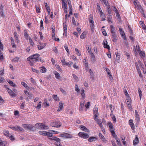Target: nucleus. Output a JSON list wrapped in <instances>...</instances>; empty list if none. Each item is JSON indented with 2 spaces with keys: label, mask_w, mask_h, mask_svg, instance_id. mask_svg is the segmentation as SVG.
<instances>
[{
  "label": "nucleus",
  "mask_w": 146,
  "mask_h": 146,
  "mask_svg": "<svg viewBox=\"0 0 146 146\" xmlns=\"http://www.w3.org/2000/svg\"><path fill=\"white\" fill-rule=\"evenodd\" d=\"M40 55L38 54H36L29 57L27 58V61H30L31 59H37V58L39 57Z\"/></svg>",
  "instance_id": "nucleus-5"
},
{
  "label": "nucleus",
  "mask_w": 146,
  "mask_h": 146,
  "mask_svg": "<svg viewBox=\"0 0 146 146\" xmlns=\"http://www.w3.org/2000/svg\"><path fill=\"white\" fill-rule=\"evenodd\" d=\"M60 90L63 94H66V92L62 88H60Z\"/></svg>",
  "instance_id": "nucleus-62"
},
{
  "label": "nucleus",
  "mask_w": 146,
  "mask_h": 146,
  "mask_svg": "<svg viewBox=\"0 0 146 146\" xmlns=\"http://www.w3.org/2000/svg\"><path fill=\"white\" fill-rule=\"evenodd\" d=\"M75 51L76 52V54L78 56H80L81 55L80 53L79 52V50L77 49L76 48L75 49Z\"/></svg>",
  "instance_id": "nucleus-47"
},
{
  "label": "nucleus",
  "mask_w": 146,
  "mask_h": 146,
  "mask_svg": "<svg viewBox=\"0 0 146 146\" xmlns=\"http://www.w3.org/2000/svg\"><path fill=\"white\" fill-rule=\"evenodd\" d=\"M73 78L76 80L78 81L79 80V78L75 74H73L72 75Z\"/></svg>",
  "instance_id": "nucleus-50"
},
{
  "label": "nucleus",
  "mask_w": 146,
  "mask_h": 146,
  "mask_svg": "<svg viewBox=\"0 0 146 146\" xmlns=\"http://www.w3.org/2000/svg\"><path fill=\"white\" fill-rule=\"evenodd\" d=\"M120 33L124 39L126 40V37L125 35L124 31H120Z\"/></svg>",
  "instance_id": "nucleus-23"
},
{
  "label": "nucleus",
  "mask_w": 146,
  "mask_h": 146,
  "mask_svg": "<svg viewBox=\"0 0 146 146\" xmlns=\"http://www.w3.org/2000/svg\"><path fill=\"white\" fill-rule=\"evenodd\" d=\"M10 39H11V42L12 46H15L14 44V41L13 40V38L12 37H11Z\"/></svg>",
  "instance_id": "nucleus-60"
},
{
  "label": "nucleus",
  "mask_w": 146,
  "mask_h": 146,
  "mask_svg": "<svg viewBox=\"0 0 146 146\" xmlns=\"http://www.w3.org/2000/svg\"><path fill=\"white\" fill-rule=\"evenodd\" d=\"M36 11L37 13H39L40 12V10L39 8L36 6Z\"/></svg>",
  "instance_id": "nucleus-57"
},
{
  "label": "nucleus",
  "mask_w": 146,
  "mask_h": 146,
  "mask_svg": "<svg viewBox=\"0 0 146 146\" xmlns=\"http://www.w3.org/2000/svg\"><path fill=\"white\" fill-rule=\"evenodd\" d=\"M46 131H39V133L40 134L42 135L46 136Z\"/></svg>",
  "instance_id": "nucleus-38"
},
{
  "label": "nucleus",
  "mask_w": 146,
  "mask_h": 146,
  "mask_svg": "<svg viewBox=\"0 0 146 146\" xmlns=\"http://www.w3.org/2000/svg\"><path fill=\"white\" fill-rule=\"evenodd\" d=\"M126 104L127 106L130 110H132V108L131 104V99L129 96H128L127 97V98L126 99Z\"/></svg>",
  "instance_id": "nucleus-1"
},
{
  "label": "nucleus",
  "mask_w": 146,
  "mask_h": 146,
  "mask_svg": "<svg viewBox=\"0 0 146 146\" xmlns=\"http://www.w3.org/2000/svg\"><path fill=\"white\" fill-rule=\"evenodd\" d=\"M40 71L42 73L46 72V69L45 68L44 66H42L40 68Z\"/></svg>",
  "instance_id": "nucleus-28"
},
{
  "label": "nucleus",
  "mask_w": 146,
  "mask_h": 146,
  "mask_svg": "<svg viewBox=\"0 0 146 146\" xmlns=\"http://www.w3.org/2000/svg\"><path fill=\"white\" fill-rule=\"evenodd\" d=\"M8 83L11 86L13 87H15L17 86V85L15 83H13L12 81H9Z\"/></svg>",
  "instance_id": "nucleus-33"
},
{
  "label": "nucleus",
  "mask_w": 146,
  "mask_h": 146,
  "mask_svg": "<svg viewBox=\"0 0 146 146\" xmlns=\"http://www.w3.org/2000/svg\"><path fill=\"white\" fill-rule=\"evenodd\" d=\"M97 139L94 137H91L89 138L88 141L90 142H92L95 141Z\"/></svg>",
  "instance_id": "nucleus-22"
},
{
  "label": "nucleus",
  "mask_w": 146,
  "mask_h": 146,
  "mask_svg": "<svg viewBox=\"0 0 146 146\" xmlns=\"http://www.w3.org/2000/svg\"><path fill=\"white\" fill-rule=\"evenodd\" d=\"M24 36L27 39H28L29 37V35L26 30H25L24 31Z\"/></svg>",
  "instance_id": "nucleus-35"
},
{
  "label": "nucleus",
  "mask_w": 146,
  "mask_h": 146,
  "mask_svg": "<svg viewBox=\"0 0 146 146\" xmlns=\"http://www.w3.org/2000/svg\"><path fill=\"white\" fill-rule=\"evenodd\" d=\"M46 136L51 137L52 136V133L46 131Z\"/></svg>",
  "instance_id": "nucleus-41"
},
{
  "label": "nucleus",
  "mask_w": 146,
  "mask_h": 146,
  "mask_svg": "<svg viewBox=\"0 0 146 146\" xmlns=\"http://www.w3.org/2000/svg\"><path fill=\"white\" fill-rule=\"evenodd\" d=\"M5 79L2 77L0 76V83H3L4 82Z\"/></svg>",
  "instance_id": "nucleus-61"
},
{
  "label": "nucleus",
  "mask_w": 146,
  "mask_h": 146,
  "mask_svg": "<svg viewBox=\"0 0 146 146\" xmlns=\"http://www.w3.org/2000/svg\"><path fill=\"white\" fill-rule=\"evenodd\" d=\"M51 137H52L51 138H49V139L51 140H54L55 141L58 142H60V140L59 138L56 137L54 136H52Z\"/></svg>",
  "instance_id": "nucleus-9"
},
{
  "label": "nucleus",
  "mask_w": 146,
  "mask_h": 146,
  "mask_svg": "<svg viewBox=\"0 0 146 146\" xmlns=\"http://www.w3.org/2000/svg\"><path fill=\"white\" fill-rule=\"evenodd\" d=\"M112 136L115 138V139H118V137H117V136L116 134L115 133V132H113V133H111Z\"/></svg>",
  "instance_id": "nucleus-49"
},
{
  "label": "nucleus",
  "mask_w": 146,
  "mask_h": 146,
  "mask_svg": "<svg viewBox=\"0 0 146 146\" xmlns=\"http://www.w3.org/2000/svg\"><path fill=\"white\" fill-rule=\"evenodd\" d=\"M53 98L56 101H57L58 100V98L56 95H54L52 96Z\"/></svg>",
  "instance_id": "nucleus-56"
},
{
  "label": "nucleus",
  "mask_w": 146,
  "mask_h": 146,
  "mask_svg": "<svg viewBox=\"0 0 146 146\" xmlns=\"http://www.w3.org/2000/svg\"><path fill=\"white\" fill-rule=\"evenodd\" d=\"M86 35V33L85 32H83L80 36V38L82 39L84 38L85 37Z\"/></svg>",
  "instance_id": "nucleus-37"
},
{
  "label": "nucleus",
  "mask_w": 146,
  "mask_h": 146,
  "mask_svg": "<svg viewBox=\"0 0 146 146\" xmlns=\"http://www.w3.org/2000/svg\"><path fill=\"white\" fill-rule=\"evenodd\" d=\"M138 91L139 92V95L140 98V99H141L142 92L141 91L140 88H138Z\"/></svg>",
  "instance_id": "nucleus-55"
},
{
  "label": "nucleus",
  "mask_w": 146,
  "mask_h": 146,
  "mask_svg": "<svg viewBox=\"0 0 146 146\" xmlns=\"http://www.w3.org/2000/svg\"><path fill=\"white\" fill-rule=\"evenodd\" d=\"M75 90L78 92L80 91V90L78 88V86L77 85H75Z\"/></svg>",
  "instance_id": "nucleus-64"
},
{
  "label": "nucleus",
  "mask_w": 146,
  "mask_h": 146,
  "mask_svg": "<svg viewBox=\"0 0 146 146\" xmlns=\"http://www.w3.org/2000/svg\"><path fill=\"white\" fill-rule=\"evenodd\" d=\"M100 16L102 17V21H105L106 20L105 17V15L104 13L102 11L100 13Z\"/></svg>",
  "instance_id": "nucleus-19"
},
{
  "label": "nucleus",
  "mask_w": 146,
  "mask_h": 146,
  "mask_svg": "<svg viewBox=\"0 0 146 146\" xmlns=\"http://www.w3.org/2000/svg\"><path fill=\"white\" fill-rule=\"evenodd\" d=\"M61 125L60 122L59 121L52 122L50 123L51 126L54 127H59Z\"/></svg>",
  "instance_id": "nucleus-4"
},
{
  "label": "nucleus",
  "mask_w": 146,
  "mask_h": 146,
  "mask_svg": "<svg viewBox=\"0 0 146 146\" xmlns=\"http://www.w3.org/2000/svg\"><path fill=\"white\" fill-rule=\"evenodd\" d=\"M107 42L106 40H104L103 43V45L104 46H109V45L107 44Z\"/></svg>",
  "instance_id": "nucleus-58"
},
{
  "label": "nucleus",
  "mask_w": 146,
  "mask_h": 146,
  "mask_svg": "<svg viewBox=\"0 0 146 146\" xmlns=\"http://www.w3.org/2000/svg\"><path fill=\"white\" fill-rule=\"evenodd\" d=\"M25 104L24 102H23L20 106V108L21 109H24L25 106Z\"/></svg>",
  "instance_id": "nucleus-59"
},
{
  "label": "nucleus",
  "mask_w": 146,
  "mask_h": 146,
  "mask_svg": "<svg viewBox=\"0 0 146 146\" xmlns=\"http://www.w3.org/2000/svg\"><path fill=\"white\" fill-rule=\"evenodd\" d=\"M90 54V56H91V60L92 62L94 63L96 61V57L93 53H91Z\"/></svg>",
  "instance_id": "nucleus-12"
},
{
  "label": "nucleus",
  "mask_w": 146,
  "mask_h": 146,
  "mask_svg": "<svg viewBox=\"0 0 146 146\" xmlns=\"http://www.w3.org/2000/svg\"><path fill=\"white\" fill-rule=\"evenodd\" d=\"M105 70L107 72L108 74V75H109L111 74L110 70H109L108 68H105Z\"/></svg>",
  "instance_id": "nucleus-46"
},
{
  "label": "nucleus",
  "mask_w": 146,
  "mask_h": 146,
  "mask_svg": "<svg viewBox=\"0 0 146 146\" xmlns=\"http://www.w3.org/2000/svg\"><path fill=\"white\" fill-rule=\"evenodd\" d=\"M84 90H82L81 91V95L82 96V97L83 98H85V95L84 93Z\"/></svg>",
  "instance_id": "nucleus-40"
},
{
  "label": "nucleus",
  "mask_w": 146,
  "mask_h": 146,
  "mask_svg": "<svg viewBox=\"0 0 146 146\" xmlns=\"http://www.w3.org/2000/svg\"><path fill=\"white\" fill-rule=\"evenodd\" d=\"M0 13V14H1V16L3 17H4L5 15L3 14V9H1Z\"/></svg>",
  "instance_id": "nucleus-51"
},
{
  "label": "nucleus",
  "mask_w": 146,
  "mask_h": 146,
  "mask_svg": "<svg viewBox=\"0 0 146 146\" xmlns=\"http://www.w3.org/2000/svg\"><path fill=\"white\" fill-rule=\"evenodd\" d=\"M6 86H5V88H7V91L10 96L12 97H15L17 96L16 94L14 93L12 90L9 89L8 88H7Z\"/></svg>",
  "instance_id": "nucleus-6"
},
{
  "label": "nucleus",
  "mask_w": 146,
  "mask_h": 146,
  "mask_svg": "<svg viewBox=\"0 0 146 146\" xmlns=\"http://www.w3.org/2000/svg\"><path fill=\"white\" fill-rule=\"evenodd\" d=\"M19 57H16L13 59H12V61L13 62H17L18 60L19 59Z\"/></svg>",
  "instance_id": "nucleus-39"
},
{
  "label": "nucleus",
  "mask_w": 146,
  "mask_h": 146,
  "mask_svg": "<svg viewBox=\"0 0 146 146\" xmlns=\"http://www.w3.org/2000/svg\"><path fill=\"white\" fill-rule=\"evenodd\" d=\"M78 135L80 137L84 139H86L89 137V135L88 133L83 132H79Z\"/></svg>",
  "instance_id": "nucleus-2"
},
{
  "label": "nucleus",
  "mask_w": 146,
  "mask_h": 146,
  "mask_svg": "<svg viewBox=\"0 0 146 146\" xmlns=\"http://www.w3.org/2000/svg\"><path fill=\"white\" fill-rule=\"evenodd\" d=\"M115 55L116 56V59H117V60H119L120 58V55L118 54V52H115Z\"/></svg>",
  "instance_id": "nucleus-43"
},
{
  "label": "nucleus",
  "mask_w": 146,
  "mask_h": 146,
  "mask_svg": "<svg viewBox=\"0 0 146 146\" xmlns=\"http://www.w3.org/2000/svg\"><path fill=\"white\" fill-rule=\"evenodd\" d=\"M14 37L16 39L17 42V43L19 42V40H18V37L17 36V33L16 32H15L14 33Z\"/></svg>",
  "instance_id": "nucleus-44"
},
{
  "label": "nucleus",
  "mask_w": 146,
  "mask_h": 146,
  "mask_svg": "<svg viewBox=\"0 0 146 146\" xmlns=\"http://www.w3.org/2000/svg\"><path fill=\"white\" fill-rule=\"evenodd\" d=\"M41 102H40L38 103L37 106L36 107V108L38 109H40L41 107Z\"/></svg>",
  "instance_id": "nucleus-52"
},
{
  "label": "nucleus",
  "mask_w": 146,
  "mask_h": 146,
  "mask_svg": "<svg viewBox=\"0 0 146 146\" xmlns=\"http://www.w3.org/2000/svg\"><path fill=\"white\" fill-rule=\"evenodd\" d=\"M112 39L113 42H116L117 41V35L116 34L111 35Z\"/></svg>",
  "instance_id": "nucleus-18"
},
{
  "label": "nucleus",
  "mask_w": 146,
  "mask_h": 146,
  "mask_svg": "<svg viewBox=\"0 0 146 146\" xmlns=\"http://www.w3.org/2000/svg\"><path fill=\"white\" fill-rule=\"evenodd\" d=\"M40 129H48V127L47 126L44 125L42 123L41 126L40 127Z\"/></svg>",
  "instance_id": "nucleus-29"
},
{
  "label": "nucleus",
  "mask_w": 146,
  "mask_h": 146,
  "mask_svg": "<svg viewBox=\"0 0 146 146\" xmlns=\"http://www.w3.org/2000/svg\"><path fill=\"white\" fill-rule=\"evenodd\" d=\"M15 127V131H24V129L21 127L16 126Z\"/></svg>",
  "instance_id": "nucleus-20"
},
{
  "label": "nucleus",
  "mask_w": 146,
  "mask_h": 146,
  "mask_svg": "<svg viewBox=\"0 0 146 146\" xmlns=\"http://www.w3.org/2000/svg\"><path fill=\"white\" fill-rule=\"evenodd\" d=\"M139 53L140 54V55H141L143 57H144L145 56V54L144 52L142 51H140V52H139Z\"/></svg>",
  "instance_id": "nucleus-53"
},
{
  "label": "nucleus",
  "mask_w": 146,
  "mask_h": 146,
  "mask_svg": "<svg viewBox=\"0 0 146 146\" xmlns=\"http://www.w3.org/2000/svg\"><path fill=\"white\" fill-rule=\"evenodd\" d=\"M61 61L64 65H66L68 67H70V64H69V63L68 62H66L64 59H62V60H61Z\"/></svg>",
  "instance_id": "nucleus-24"
},
{
  "label": "nucleus",
  "mask_w": 146,
  "mask_h": 146,
  "mask_svg": "<svg viewBox=\"0 0 146 146\" xmlns=\"http://www.w3.org/2000/svg\"><path fill=\"white\" fill-rule=\"evenodd\" d=\"M53 73L55 75L56 78L57 79H59L60 78V76L59 74L56 71H53Z\"/></svg>",
  "instance_id": "nucleus-14"
},
{
  "label": "nucleus",
  "mask_w": 146,
  "mask_h": 146,
  "mask_svg": "<svg viewBox=\"0 0 146 146\" xmlns=\"http://www.w3.org/2000/svg\"><path fill=\"white\" fill-rule=\"evenodd\" d=\"M139 140L137 135H135V137L133 141V143L134 145H136L139 143Z\"/></svg>",
  "instance_id": "nucleus-10"
},
{
  "label": "nucleus",
  "mask_w": 146,
  "mask_h": 146,
  "mask_svg": "<svg viewBox=\"0 0 146 146\" xmlns=\"http://www.w3.org/2000/svg\"><path fill=\"white\" fill-rule=\"evenodd\" d=\"M60 136L66 138H71L73 137V136L72 135L65 133L60 134Z\"/></svg>",
  "instance_id": "nucleus-3"
},
{
  "label": "nucleus",
  "mask_w": 146,
  "mask_h": 146,
  "mask_svg": "<svg viewBox=\"0 0 146 146\" xmlns=\"http://www.w3.org/2000/svg\"><path fill=\"white\" fill-rule=\"evenodd\" d=\"M22 126L25 129H28L29 130L32 129L33 126L30 124H23L22 125Z\"/></svg>",
  "instance_id": "nucleus-7"
},
{
  "label": "nucleus",
  "mask_w": 146,
  "mask_h": 146,
  "mask_svg": "<svg viewBox=\"0 0 146 146\" xmlns=\"http://www.w3.org/2000/svg\"><path fill=\"white\" fill-rule=\"evenodd\" d=\"M90 26L92 30L93 31L94 29V23H90Z\"/></svg>",
  "instance_id": "nucleus-42"
},
{
  "label": "nucleus",
  "mask_w": 146,
  "mask_h": 146,
  "mask_svg": "<svg viewBox=\"0 0 146 146\" xmlns=\"http://www.w3.org/2000/svg\"><path fill=\"white\" fill-rule=\"evenodd\" d=\"M63 103L62 102H60L59 104V108L57 110V111H61L63 108Z\"/></svg>",
  "instance_id": "nucleus-11"
},
{
  "label": "nucleus",
  "mask_w": 146,
  "mask_h": 146,
  "mask_svg": "<svg viewBox=\"0 0 146 146\" xmlns=\"http://www.w3.org/2000/svg\"><path fill=\"white\" fill-rule=\"evenodd\" d=\"M99 136L100 137L102 140V141H106L105 140V138L104 136H103V135H102V134L101 133H99Z\"/></svg>",
  "instance_id": "nucleus-30"
},
{
  "label": "nucleus",
  "mask_w": 146,
  "mask_h": 146,
  "mask_svg": "<svg viewBox=\"0 0 146 146\" xmlns=\"http://www.w3.org/2000/svg\"><path fill=\"white\" fill-rule=\"evenodd\" d=\"M40 28L41 29H43L44 27L43 26V22L42 20L40 21Z\"/></svg>",
  "instance_id": "nucleus-45"
},
{
  "label": "nucleus",
  "mask_w": 146,
  "mask_h": 146,
  "mask_svg": "<svg viewBox=\"0 0 146 146\" xmlns=\"http://www.w3.org/2000/svg\"><path fill=\"white\" fill-rule=\"evenodd\" d=\"M96 5H97V8L98 10V12L100 13V12L102 11V10L101 9L100 7V6L99 3H97V4H96Z\"/></svg>",
  "instance_id": "nucleus-32"
},
{
  "label": "nucleus",
  "mask_w": 146,
  "mask_h": 146,
  "mask_svg": "<svg viewBox=\"0 0 146 146\" xmlns=\"http://www.w3.org/2000/svg\"><path fill=\"white\" fill-rule=\"evenodd\" d=\"M80 128L82 131H85L87 132H89V130L84 125H81L80 127Z\"/></svg>",
  "instance_id": "nucleus-16"
},
{
  "label": "nucleus",
  "mask_w": 146,
  "mask_h": 146,
  "mask_svg": "<svg viewBox=\"0 0 146 146\" xmlns=\"http://www.w3.org/2000/svg\"><path fill=\"white\" fill-rule=\"evenodd\" d=\"M135 119L136 121L137 122H139L140 121L139 115L138 114L137 111V110L135 111Z\"/></svg>",
  "instance_id": "nucleus-8"
},
{
  "label": "nucleus",
  "mask_w": 146,
  "mask_h": 146,
  "mask_svg": "<svg viewBox=\"0 0 146 146\" xmlns=\"http://www.w3.org/2000/svg\"><path fill=\"white\" fill-rule=\"evenodd\" d=\"M67 26L66 25V23L65 21L63 23V29L64 31V33L65 35L67 34Z\"/></svg>",
  "instance_id": "nucleus-15"
},
{
  "label": "nucleus",
  "mask_w": 146,
  "mask_h": 146,
  "mask_svg": "<svg viewBox=\"0 0 146 146\" xmlns=\"http://www.w3.org/2000/svg\"><path fill=\"white\" fill-rule=\"evenodd\" d=\"M24 92L26 95L28 96L30 99H31L33 98L32 95L29 93V92H28L27 91H24Z\"/></svg>",
  "instance_id": "nucleus-21"
},
{
  "label": "nucleus",
  "mask_w": 146,
  "mask_h": 146,
  "mask_svg": "<svg viewBox=\"0 0 146 146\" xmlns=\"http://www.w3.org/2000/svg\"><path fill=\"white\" fill-rule=\"evenodd\" d=\"M29 40L30 43L31 45L33 46V45L34 44L33 42V41L32 39L31 38H29Z\"/></svg>",
  "instance_id": "nucleus-48"
},
{
  "label": "nucleus",
  "mask_w": 146,
  "mask_h": 146,
  "mask_svg": "<svg viewBox=\"0 0 146 146\" xmlns=\"http://www.w3.org/2000/svg\"><path fill=\"white\" fill-rule=\"evenodd\" d=\"M139 23L143 29L144 30L146 29V26L145 25L144 23L141 21H140Z\"/></svg>",
  "instance_id": "nucleus-31"
},
{
  "label": "nucleus",
  "mask_w": 146,
  "mask_h": 146,
  "mask_svg": "<svg viewBox=\"0 0 146 146\" xmlns=\"http://www.w3.org/2000/svg\"><path fill=\"white\" fill-rule=\"evenodd\" d=\"M4 135L7 137H9V132L8 131L5 130L4 131Z\"/></svg>",
  "instance_id": "nucleus-34"
},
{
  "label": "nucleus",
  "mask_w": 146,
  "mask_h": 146,
  "mask_svg": "<svg viewBox=\"0 0 146 146\" xmlns=\"http://www.w3.org/2000/svg\"><path fill=\"white\" fill-rule=\"evenodd\" d=\"M134 50L135 52L136 53H137V51L139 52L141 51L140 49L139 46H134Z\"/></svg>",
  "instance_id": "nucleus-26"
},
{
  "label": "nucleus",
  "mask_w": 146,
  "mask_h": 146,
  "mask_svg": "<svg viewBox=\"0 0 146 146\" xmlns=\"http://www.w3.org/2000/svg\"><path fill=\"white\" fill-rule=\"evenodd\" d=\"M93 114H98V108L96 106V105H95L94 106V109L93 110Z\"/></svg>",
  "instance_id": "nucleus-27"
},
{
  "label": "nucleus",
  "mask_w": 146,
  "mask_h": 146,
  "mask_svg": "<svg viewBox=\"0 0 146 146\" xmlns=\"http://www.w3.org/2000/svg\"><path fill=\"white\" fill-rule=\"evenodd\" d=\"M108 22H110L111 21L112 19L111 16H110V15H108Z\"/></svg>",
  "instance_id": "nucleus-63"
},
{
  "label": "nucleus",
  "mask_w": 146,
  "mask_h": 146,
  "mask_svg": "<svg viewBox=\"0 0 146 146\" xmlns=\"http://www.w3.org/2000/svg\"><path fill=\"white\" fill-rule=\"evenodd\" d=\"M84 101H82L80 104L79 110H82L84 106Z\"/></svg>",
  "instance_id": "nucleus-25"
},
{
  "label": "nucleus",
  "mask_w": 146,
  "mask_h": 146,
  "mask_svg": "<svg viewBox=\"0 0 146 146\" xmlns=\"http://www.w3.org/2000/svg\"><path fill=\"white\" fill-rule=\"evenodd\" d=\"M21 85H22L23 86H24L26 88L28 89L29 87L24 82H21Z\"/></svg>",
  "instance_id": "nucleus-36"
},
{
  "label": "nucleus",
  "mask_w": 146,
  "mask_h": 146,
  "mask_svg": "<svg viewBox=\"0 0 146 146\" xmlns=\"http://www.w3.org/2000/svg\"><path fill=\"white\" fill-rule=\"evenodd\" d=\"M110 32L111 33V35L115 34V29L114 27L112 25H111L110 26Z\"/></svg>",
  "instance_id": "nucleus-17"
},
{
  "label": "nucleus",
  "mask_w": 146,
  "mask_h": 146,
  "mask_svg": "<svg viewBox=\"0 0 146 146\" xmlns=\"http://www.w3.org/2000/svg\"><path fill=\"white\" fill-rule=\"evenodd\" d=\"M107 11L108 14H109L108 15H110V16H111V13L112 12V11L111 10V9H107Z\"/></svg>",
  "instance_id": "nucleus-54"
},
{
  "label": "nucleus",
  "mask_w": 146,
  "mask_h": 146,
  "mask_svg": "<svg viewBox=\"0 0 146 146\" xmlns=\"http://www.w3.org/2000/svg\"><path fill=\"white\" fill-rule=\"evenodd\" d=\"M39 60L38 59H31L29 61V64L31 66H33L34 65V63L38 61Z\"/></svg>",
  "instance_id": "nucleus-13"
}]
</instances>
